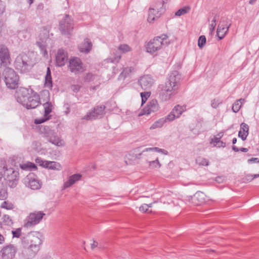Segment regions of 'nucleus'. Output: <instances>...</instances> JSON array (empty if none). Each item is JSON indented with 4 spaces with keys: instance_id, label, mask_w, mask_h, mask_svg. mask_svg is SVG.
Listing matches in <instances>:
<instances>
[{
    "instance_id": "obj_14",
    "label": "nucleus",
    "mask_w": 259,
    "mask_h": 259,
    "mask_svg": "<svg viewBox=\"0 0 259 259\" xmlns=\"http://www.w3.org/2000/svg\"><path fill=\"white\" fill-rule=\"evenodd\" d=\"M4 176H7V180L8 185L10 188H15L18 184V178L14 175V171L13 169L6 168L4 171Z\"/></svg>"
},
{
    "instance_id": "obj_19",
    "label": "nucleus",
    "mask_w": 259,
    "mask_h": 259,
    "mask_svg": "<svg viewBox=\"0 0 259 259\" xmlns=\"http://www.w3.org/2000/svg\"><path fill=\"white\" fill-rule=\"evenodd\" d=\"M51 39L48 36V34L46 33L44 37L40 36V40L36 42V45L39 48L41 53L44 57L48 55L46 46L50 41Z\"/></svg>"
},
{
    "instance_id": "obj_44",
    "label": "nucleus",
    "mask_w": 259,
    "mask_h": 259,
    "mask_svg": "<svg viewBox=\"0 0 259 259\" xmlns=\"http://www.w3.org/2000/svg\"><path fill=\"white\" fill-rule=\"evenodd\" d=\"M176 118H178L177 116L174 113H172V110L166 117H163V118L165 119V122L167 121H172L174 120Z\"/></svg>"
},
{
    "instance_id": "obj_50",
    "label": "nucleus",
    "mask_w": 259,
    "mask_h": 259,
    "mask_svg": "<svg viewBox=\"0 0 259 259\" xmlns=\"http://www.w3.org/2000/svg\"><path fill=\"white\" fill-rule=\"evenodd\" d=\"M35 161L37 163H38L40 166H41L43 167H45V163L47 162V160H44L41 158H37L35 159Z\"/></svg>"
},
{
    "instance_id": "obj_8",
    "label": "nucleus",
    "mask_w": 259,
    "mask_h": 259,
    "mask_svg": "<svg viewBox=\"0 0 259 259\" xmlns=\"http://www.w3.org/2000/svg\"><path fill=\"white\" fill-rule=\"evenodd\" d=\"M45 215V213L41 211H35L30 213L25 221L24 227L31 228L34 227L40 223Z\"/></svg>"
},
{
    "instance_id": "obj_3",
    "label": "nucleus",
    "mask_w": 259,
    "mask_h": 259,
    "mask_svg": "<svg viewBox=\"0 0 259 259\" xmlns=\"http://www.w3.org/2000/svg\"><path fill=\"white\" fill-rule=\"evenodd\" d=\"M169 44V39L165 34L155 37L147 44V52L150 54H153L163 47H166Z\"/></svg>"
},
{
    "instance_id": "obj_9",
    "label": "nucleus",
    "mask_w": 259,
    "mask_h": 259,
    "mask_svg": "<svg viewBox=\"0 0 259 259\" xmlns=\"http://www.w3.org/2000/svg\"><path fill=\"white\" fill-rule=\"evenodd\" d=\"M68 69L75 75L82 73L85 70L81 60L77 57H73L70 59Z\"/></svg>"
},
{
    "instance_id": "obj_18",
    "label": "nucleus",
    "mask_w": 259,
    "mask_h": 259,
    "mask_svg": "<svg viewBox=\"0 0 259 259\" xmlns=\"http://www.w3.org/2000/svg\"><path fill=\"white\" fill-rule=\"evenodd\" d=\"M68 60L67 53L63 49L58 50L56 55V63L58 66H63Z\"/></svg>"
},
{
    "instance_id": "obj_17",
    "label": "nucleus",
    "mask_w": 259,
    "mask_h": 259,
    "mask_svg": "<svg viewBox=\"0 0 259 259\" xmlns=\"http://www.w3.org/2000/svg\"><path fill=\"white\" fill-rule=\"evenodd\" d=\"M154 78L150 75L142 76L139 80V83L143 90H148L152 87L154 83Z\"/></svg>"
},
{
    "instance_id": "obj_45",
    "label": "nucleus",
    "mask_w": 259,
    "mask_h": 259,
    "mask_svg": "<svg viewBox=\"0 0 259 259\" xmlns=\"http://www.w3.org/2000/svg\"><path fill=\"white\" fill-rule=\"evenodd\" d=\"M133 70V68L131 67H125L121 73L120 76L125 78L132 72Z\"/></svg>"
},
{
    "instance_id": "obj_48",
    "label": "nucleus",
    "mask_w": 259,
    "mask_h": 259,
    "mask_svg": "<svg viewBox=\"0 0 259 259\" xmlns=\"http://www.w3.org/2000/svg\"><path fill=\"white\" fill-rule=\"evenodd\" d=\"M120 57H121V56H120V55L115 54V56L114 57V58L113 59H112V58H108V62H112V63H116V62H118L119 61V60L120 59Z\"/></svg>"
},
{
    "instance_id": "obj_25",
    "label": "nucleus",
    "mask_w": 259,
    "mask_h": 259,
    "mask_svg": "<svg viewBox=\"0 0 259 259\" xmlns=\"http://www.w3.org/2000/svg\"><path fill=\"white\" fill-rule=\"evenodd\" d=\"M27 186L32 190H37L41 187L40 182L35 178H28Z\"/></svg>"
},
{
    "instance_id": "obj_22",
    "label": "nucleus",
    "mask_w": 259,
    "mask_h": 259,
    "mask_svg": "<svg viewBox=\"0 0 259 259\" xmlns=\"http://www.w3.org/2000/svg\"><path fill=\"white\" fill-rule=\"evenodd\" d=\"M223 136V133H220L216 137L211 139L210 144L213 147H224L226 146V143L220 140L221 138Z\"/></svg>"
},
{
    "instance_id": "obj_47",
    "label": "nucleus",
    "mask_w": 259,
    "mask_h": 259,
    "mask_svg": "<svg viewBox=\"0 0 259 259\" xmlns=\"http://www.w3.org/2000/svg\"><path fill=\"white\" fill-rule=\"evenodd\" d=\"M97 76L91 73H88L84 77V80L87 81H91L94 80Z\"/></svg>"
},
{
    "instance_id": "obj_41",
    "label": "nucleus",
    "mask_w": 259,
    "mask_h": 259,
    "mask_svg": "<svg viewBox=\"0 0 259 259\" xmlns=\"http://www.w3.org/2000/svg\"><path fill=\"white\" fill-rule=\"evenodd\" d=\"M206 42V37L204 35L199 36L198 40V46L200 49L203 48Z\"/></svg>"
},
{
    "instance_id": "obj_51",
    "label": "nucleus",
    "mask_w": 259,
    "mask_h": 259,
    "mask_svg": "<svg viewBox=\"0 0 259 259\" xmlns=\"http://www.w3.org/2000/svg\"><path fill=\"white\" fill-rule=\"evenodd\" d=\"M233 150L235 152H238L239 151L243 152H247L248 151V149L246 148H241L240 149L238 148L236 146H233L232 147Z\"/></svg>"
},
{
    "instance_id": "obj_5",
    "label": "nucleus",
    "mask_w": 259,
    "mask_h": 259,
    "mask_svg": "<svg viewBox=\"0 0 259 259\" xmlns=\"http://www.w3.org/2000/svg\"><path fill=\"white\" fill-rule=\"evenodd\" d=\"M39 131L43 137L46 138L48 142L57 146H63V141L53 130L48 126L41 125L39 126Z\"/></svg>"
},
{
    "instance_id": "obj_6",
    "label": "nucleus",
    "mask_w": 259,
    "mask_h": 259,
    "mask_svg": "<svg viewBox=\"0 0 259 259\" xmlns=\"http://www.w3.org/2000/svg\"><path fill=\"white\" fill-rule=\"evenodd\" d=\"M164 3L160 0H155L148 11V21L150 23L153 22L154 20L158 18L164 12Z\"/></svg>"
},
{
    "instance_id": "obj_56",
    "label": "nucleus",
    "mask_w": 259,
    "mask_h": 259,
    "mask_svg": "<svg viewBox=\"0 0 259 259\" xmlns=\"http://www.w3.org/2000/svg\"><path fill=\"white\" fill-rule=\"evenodd\" d=\"M5 11V6L4 3L0 0V16L2 15Z\"/></svg>"
},
{
    "instance_id": "obj_36",
    "label": "nucleus",
    "mask_w": 259,
    "mask_h": 259,
    "mask_svg": "<svg viewBox=\"0 0 259 259\" xmlns=\"http://www.w3.org/2000/svg\"><path fill=\"white\" fill-rule=\"evenodd\" d=\"M196 163L202 166H207L209 165L208 160L203 157H199L196 159Z\"/></svg>"
},
{
    "instance_id": "obj_49",
    "label": "nucleus",
    "mask_w": 259,
    "mask_h": 259,
    "mask_svg": "<svg viewBox=\"0 0 259 259\" xmlns=\"http://www.w3.org/2000/svg\"><path fill=\"white\" fill-rule=\"evenodd\" d=\"M249 127L248 125L245 123H242L241 124V130L243 133H248Z\"/></svg>"
},
{
    "instance_id": "obj_40",
    "label": "nucleus",
    "mask_w": 259,
    "mask_h": 259,
    "mask_svg": "<svg viewBox=\"0 0 259 259\" xmlns=\"http://www.w3.org/2000/svg\"><path fill=\"white\" fill-rule=\"evenodd\" d=\"M1 207L3 208H5L8 210H11L13 209L14 205L12 203L8 201H4L1 204Z\"/></svg>"
},
{
    "instance_id": "obj_54",
    "label": "nucleus",
    "mask_w": 259,
    "mask_h": 259,
    "mask_svg": "<svg viewBox=\"0 0 259 259\" xmlns=\"http://www.w3.org/2000/svg\"><path fill=\"white\" fill-rule=\"evenodd\" d=\"M81 87V85L78 84H74L71 86V89L73 92L77 93L80 90Z\"/></svg>"
},
{
    "instance_id": "obj_61",
    "label": "nucleus",
    "mask_w": 259,
    "mask_h": 259,
    "mask_svg": "<svg viewBox=\"0 0 259 259\" xmlns=\"http://www.w3.org/2000/svg\"><path fill=\"white\" fill-rule=\"evenodd\" d=\"M247 180H253L254 178H256L259 177V174H256L254 175H249L247 176Z\"/></svg>"
},
{
    "instance_id": "obj_27",
    "label": "nucleus",
    "mask_w": 259,
    "mask_h": 259,
    "mask_svg": "<svg viewBox=\"0 0 259 259\" xmlns=\"http://www.w3.org/2000/svg\"><path fill=\"white\" fill-rule=\"evenodd\" d=\"M149 151H155L158 153H160L164 155H167L168 154V151L163 149L159 148L158 147H153V148H145L144 150L142 151V152L141 153L140 155H146V153Z\"/></svg>"
},
{
    "instance_id": "obj_55",
    "label": "nucleus",
    "mask_w": 259,
    "mask_h": 259,
    "mask_svg": "<svg viewBox=\"0 0 259 259\" xmlns=\"http://www.w3.org/2000/svg\"><path fill=\"white\" fill-rule=\"evenodd\" d=\"M139 210L143 212H148V206L147 204H143L140 207Z\"/></svg>"
},
{
    "instance_id": "obj_37",
    "label": "nucleus",
    "mask_w": 259,
    "mask_h": 259,
    "mask_svg": "<svg viewBox=\"0 0 259 259\" xmlns=\"http://www.w3.org/2000/svg\"><path fill=\"white\" fill-rule=\"evenodd\" d=\"M2 219H3V221L4 223L6 225L10 226L12 225L13 224V222L11 218L9 215H7V214L4 215Z\"/></svg>"
},
{
    "instance_id": "obj_64",
    "label": "nucleus",
    "mask_w": 259,
    "mask_h": 259,
    "mask_svg": "<svg viewBox=\"0 0 259 259\" xmlns=\"http://www.w3.org/2000/svg\"><path fill=\"white\" fill-rule=\"evenodd\" d=\"M236 142H237V139L235 138L233 139L232 143L233 144H235Z\"/></svg>"
},
{
    "instance_id": "obj_30",
    "label": "nucleus",
    "mask_w": 259,
    "mask_h": 259,
    "mask_svg": "<svg viewBox=\"0 0 259 259\" xmlns=\"http://www.w3.org/2000/svg\"><path fill=\"white\" fill-rule=\"evenodd\" d=\"M20 167L22 169L24 170H31L32 169L36 168V166L34 163L30 162L20 164Z\"/></svg>"
},
{
    "instance_id": "obj_63",
    "label": "nucleus",
    "mask_w": 259,
    "mask_h": 259,
    "mask_svg": "<svg viewBox=\"0 0 259 259\" xmlns=\"http://www.w3.org/2000/svg\"><path fill=\"white\" fill-rule=\"evenodd\" d=\"M256 0H250L249 3L250 5H253L256 2Z\"/></svg>"
},
{
    "instance_id": "obj_29",
    "label": "nucleus",
    "mask_w": 259,
    "mask_h": 259,
    "mask_svg": "<svg viewBox=\"0 0 259 259\" xmlns=\"http://www.w3.org/2000/svg\"><path fill=\"white\" fill-rule=\"evenodd\" d=\"M186 110V107L185 106H181L177 105L172 109V113L177 116V118H179L182 114Z\"/></svg>"
},
{
    "instance_id": "obj_24",
    "label": "nucleus",
    "mask_w": 259,
    "mask_h": 259,
    "mask_svg": "<svg viewBox=\"0 0 259 259\" xmlns=\"http://www.w3.org/2000/svg\"><path fill=\"white\" fill-rule=\"evenodd\" d=\"M81 177V175L80 174H74L69 177L68 181H67L64 184V188H67L70 187L77 181H79Z\"/></svg>"
},
{
    "instance_id": "obj_42",
    "label": "nucleus",
    "mask_w": 259,
    "mask_h": 259,
    "mask_svg": "<svg viewBox=\"0 0 259 259\" xmlns=\"http://www.w3.org/2000/svg\"><path fill=\"white\" fill-rule=\"evenodd\" d=\"M118 49L123 53H125L131 51V48L128 45L125 44L120 45Z\"/></svg>"
},
{
    "instance_id": "obj_43",
    "label": "nucleus",
    "mask_w": 259,
    "mask_h": 259,
    "mask_svg": "<svg viewBox=\"0 0 259 259\" xmlns=\"http://www.w3.org/2000/svg\"><path fill=\"white\" fill-rule=\"evenodd\" d=\"M151 93L149 92H145L140 94L142 98V104L145 103L147 100L148 98L150 97Z\"/></svg>"
},
{
    "instance_id": "obj_34",
    "label": "nucleus",
    "mask_w": 259,
    "mask_h": 259,
    "mask_svg": "<svg viewBox=\"0 0 259 259\" xmlns=\"http://www.w3.org/2000/svg\"><path fill=\"white\" fill-rule=\"evenodd\" d=\"M45 109L44 116H48L49 114L51 112L52 109V105L50 102H46L44 104Z\"/></svg>"
},
{
    "instance_id": "obj_39",
    "label": "nucleus",
    "mask_w": 259,
    "mask_h": 259,
    "mask_svg": "<svg viewBox=\"0 0 259 259\" xmlns=\"http://www.w3.org/2000/svg\"><path fill=\"white\" fill-rule=\"evenodd\" d=\"M149 167L152 168L160 167L161 166V164L158 160V157H157L154 160L149 161Z\"/></svg>"
},
{
    "instance_id": "obj_10",
    "label": "nucleus",
    "mask_w": 259,
    "mask_h": 259,
    "mask_svg": "<svg viewBox=\"0 0 259 259\" xmlns=\"http://www.w3.org/2000/svg\"><path fill=\"white\" fill-rule=\"evenodd\" d=\"M73 20L71 17L68 15H66L60 22L59 29L62 34L68 35L73 31Z\"/></svg>"
},
{
    "instance_id": "obj_1",
    "label": "nucleus",
    "mask_w": 259,
    "mask_h": 259,
    "mask_svg": "<svg viewBox=\"0 0 259 259\" xmlns=\"http://www.w3.org/2000/svg\"><path fill=\"white\" fill-rule=\"evenodd\" d=\"M180 80L181 75L177 71L170 73L167 80L159 93V97L162 101H167L176 94L179 88Z\"/></svg>"
},
{
    "instance_id": "obj_58",
    "label": "nucleus",
    "mask_w": 259,
    "mask_h": 259,
    "mask_svg": "<svg viewBox=\"0 0 259 259\" xmlns=\"http://www.w3.org/2000/svg\"><path fill=\"white\" fill-rule=\"evenodd\" d=\"M219 104L220 102L218 100H213L211 102V106L213 108H216Z\"/></svg>"
},
{
    "instance_id": "obj_62",
    "label": "nucleus",
    "mask_w": 259,
    "mask_h": 259,
    "mask_svg": "<svg viewBox=\"0 0 259 259\" xmlns=\"http://www.w3.org/2000/svg\"><path fill=\"white\" fill-rule=\"evenodd\" d=\"M98 245V242L94 241L93 243L91 244V248L92 249H94L95 247H96Z\"/></svg>"
},
{
    "instance_id": "obj_57",
    "label": "nucleus",
    "mask_w": 259,
    "mask_h": 259,
    "mask_svg": "<svg viewBox=\"0 0 259 259\" xmlns=\"http://www.w3.org/2000/svg\"><path fill=\"white\" fill-rule=\"evenodd\" d=\"M249 163H259V159L258 158H251L248 160Z\"/></svg>"
},
{
    "instance_id": "obj_15",
    "label": "nucleus",
    "mask_w": 259,
    "mask_h": 259,
    "mask_svg": "<svg viewBox=\"0 0 259 259\" xmlns=\"http://www.w3.org/2000/svg\"><path fill=\"white\" fill-rule=\"evenodd\" d=\"M159 109V104L156 100L149 102L147 106L142 110L140 115H149L152 112H155Z\"/></svg>"
},
{
    "instance_id": "obj_26",
    "label": "nucleus",
    "mask_w": 259,
    "mask_h": 259,
    "mask_svg": "<svg viewBox=\"0 0 259 259\" xmlns=\"http://www.w3.org/2000/svg\"><path fill=\"white\" fill-rule=\"evenodd\" d=\"M45 168L59 171L61 170L62 166L61 164L57 162L47 161V162L45 163Z\"/></svg>"
},
{
    "instance_id": "obj_60",
    "label": "nucleus",
    "mask_w": 259,
    "mask_h": 259,
    "mask_svg": "<svg viewBox=\"0 0 259 259\" xmlns=\"http://www.w3.org/2000/svg\"><path fill=\"white\" fill-rule=\"evenodd\" d=\"M215 20H213L212 23L210 26V30L212 32L215 28Z\"/></svg>"
},
{
    "instance_id": "obj_21",
    "label": "nucleus",
    "mask_w": 259,
    "mask_h": 259,
    "mask_svg": "<svg viewBox=\"0 0 259 259\" xmlns=\"http://www.w3.org/2000/svg\"><path fill=\"white\" fill-rule=\"evenodd\" d=\"M10 54L8 48L4 46H0V60L1 63L8 65L10 63Z\"/></svg>"
},
{
    "instance_id": "obj_38",
    "label": "nucleus",
    "mask_w": 259,
    "mask_h": 259,
    "mask_svg": "<svg viewBox=\"0 0 259 259\" xmlns=\"http://www.w3.org/2000/svg\"><path fill=\"white\" fill-rule=\"evenodd\" d=\"M7 197L6 189L0 184V200H5Z\"/></svg>"
},
{
    "instance_id": "obj_11",
    "label": "nucleus",
    "mask_w": 259,
    "mask_h": 259,
    "mask_svg": "<svg viewBox=\"0 0 259 259\" xmlns=\"http://www.w3.org/2000/svg\"><path fill=\"white\" fill-rule=\"evenodd\" d=\"M22 244L38 251L39 245L41 244V240L38 237L30 234L24 238Z\"/></svg>"
},
{
    "instance_id": "obj_46",
    "label": "nucleus",
    "mask_w": 259,
    "mask_h": 259,
    "mask_svg": "<svg viewBox=\"0 0 259 259\" xmlns=\"http://www.w3.org/2000/svg\"><path fill=\"white\" fill-rule=\"evenodd\" d=\"M13 237L19 238L21 234V229L20 228H17L15 230L12 231Z\"/></svg>"
},
{
    "instance_id": "obj_31",
    "label": "nucleus",
    "mask_w": 259,
    "mask_h": 259,
    "mask_svg": "<svg viewBox=\"0 0 259 259\" xmlns=\"http://www.w3.org/2000/svg\"><path fill=\"white\" fill-rule=\"evenodd\" d=\"M165 123V119L163 118H160L158 120L154 122L153 124L150 126L151 130L161 127Z\"/></svg>"
},
{
    "instance_id": "obj_59",
    "label": "nucleus",
    "mask_w": 259,
    "mask_h": 259,
    "mask_svg": "<svg viewBox=\"0 0 259 259\" xmlns=\"http://www.w3.org/2000/svg\"><path fill=\"white\" fill-rule=\"evenodd\" d=\"M5 237L3 233L0 231V245L3 244L5 243Z\"/></svg>"
},
{
    "instance_id": "obj_33",
    "label": "nucleus",
    "mask_w": 259,
    "mask_h": 259,
    "mask_svg": "<svg viewBox=\"0 0 259 259\" xmlns=\"http://www.w3.org/2000/svg\"><path fill=\"white\" fill-rule=\"evenodd\" d=\"M190 7L189 6L184 7L178 10L176 13L175 15L176 16H181L188 13L190 10Z\"/></svg>"
},
{
    "instance_id": "obj_20",
    "label": "nucleus",
    "mask_w": 259,
    "mask_h": 259,
    "mask_svg": "<svg viewBox=\"0 0 259 259\" xmlns=\"http://www.w3.org/2000/svg\"><path fill=\"white\" fill-rule=\"evenodd\" d=\"M16 249L13 245H9L2 250V257L4 259H13L16 254Z\"/></svg>"
},
{
    "instance_id": "obj_7",
    "label": "nucleus",
    "mask_w": 259,
    "mask_h": 259,
    "mask_svg": "<svg viewBox=\"0 0 259 259\" xmlns=\"http://www.w3.org/2000/svg\"><path fill=\"white\" fill-rule=\"evenodd\" d=\"M4 75L8 88L14 89L18 87L19 77L13 69L6 68L4 70Z\"/></svg>"
},
{
    "instance_id": "obj_13",
    "label": "nucleus",
    "mask_w": 259,
    "mask_h": 259,
    "mask_svg": "<svg viewBox=\"0 0 259 259\" xmlns=\"http://www.w3.org/2000/svg\"><path fill=\"white\" fill-rule=\"evenodd\" d=\"M205 197L203 192L198 191L193 196L188 197L186 200L194 205H199L205 201Z\"/></svg>"
},
{
    "instance_id": "obj_23",
    "label": "nucleus",
    "mask_w": 259,
    "mask_h": 259,
    "mask_svg": "<svg viewBox=\"0 0 259 259\" xmlns=\"http://www.w3.org/2000/svg\"><path fill=\"white\" fill-rule=\"evenodd\" d=\"M92 47V44L89 38H85L84 41L78 46V49L81 53L87 54L90 52Z\"/></svg>"
},
{
    "instance_id": "obj_52",
    "label": "nucleus",
    "mask_w": 259,
    "mask_h": 259,
    "mask_svg": "<svg viewBox=\"0 0 259 259\" xmlns=\"http://www.w3.org/2000/svg\"><path fill=\"white\" fill-rule=\"evenodd\" d=\"M248 135V133H243L242 131H240L238 133V136L241 138L243 141L246 139V138Z\"/></svg>"
},
{
    "instance_id": "obj_2",
    "label": "nucleus",
    "mask_w": 259,
    "mask_h": 259,
    "mask_svg": "<svg viewBox=\"0 0 259 259\" xmlns=\"http://www.w3.org/2000/svg\"><path fill=\"white\" fill-rule=\"evenodd\" d=\"M17 101L27 109L35 108L40 104L39 96L31 89L21 88L16 91Z\"/></svg>"
},
{
    "instance_id": "obj_12",
    "label": "nucleus",
    "mask_w": 259,
    "mask_h": 259,
    "mask_svg": "<svg viewBox=\"0 0 259 259\" xmlns=\"http://www.w3.org/2000/svg\"><path fill=\"white\" fill-rule=\"evenodd\" d=\"M105 106L104 105L98 106L90 111L83 117L86 120H93L101 117L105 114Z\"/></svg>"
},
{
    "instance_id": "obj_53",
    "label": "nucleus",
    "mask_w": 259,
    "mask_h": 259,
    "mask_svg": "<svg viewBox=\"0 0 259 259\" xmlns=\"http://www.w3.org/2000/svg\"><path fill=\"white\" fill-rule=\"evenodd\" d=\"M49 119V118L48 116L45 117V118H41L40 119H35L34 123L35 124H40V123L44 122L45 121L48 120Z\"/></svg>"
},
{
    "instance_id": "obj_4",
    "label": "nucleus",
    "mask_w": 259,
    "mask_h": 259,
    "mask_svg": "<svg viewBox=\"0 0 259 259\" xmlns=\"http://www.w3.org/2000/svg\"><path fill=\"white\" fill-rule=\"evenodd\" d=\"M34 62L26 54L21 53L16 58L14 62L15 68L21 73L29 71L33 67Z\"/></svg>"
},
{
    "instance_id": "obj_32",
    "label": "nucleus",
    "mask_w": 259,
    "mask_h": 259,
    "mask_svg": "<svg viewBox=\"0 0 259 259\" xmlns=\"http://www.w3.org/2000/svg\"><path fill=\"white\" fill-rule=\"evenodd\" d=\"M244 99H240L236 101L232 105V109L234 112H237L240 110L241 105L244 102Z\"/></svg>"
},
{
    "instance_id": "obj_35",
    "label": "nucleus",
    "mask_w": 259,
    "mask_h": 259,
    "mask_svg": "<svg viewBox=\"0 0 259 259\" xmlns=\"http://www.w3.org/2000/svg\"><path fill=\"white\" fill-rule=\"evenodd\" d=\"M217 35L220 39L223 38L226 34H227V30H225V28H221V26H219L217 29Z\"/></svg>"
},
{
    "instance_id": "obj_28",
    "label": "nucleus",
    "mask_w": 259,
    "mask_h": 259,
    "mask_svg": "<svg viewBox=\"0 0 259 259\" xmlns=\"http://www.w3.org/2000/svg\"><path fill=\"white\" fill-rule=\"evenodd\" d=\"M45 85L49 89H52L53 84L52 80L51 72L49 67H48L47 73L45 77Z\"/></svg>"
},
{
    "instance_id": "obj_16",
    "label": "nucleus",
    "mask_w": 259,
    "mask_h": 259,
    "mask_svg": "<svg viewBox=\"0 0 259 259\" xmlns=\"http://www.w3.org/2000/svg\"><path fill=\"white\" fill-rule=\"evenodd\" d=\"M38 251L32 248L23 245L20 256L22 259H32L36 255Z\"/></svg>"
}]
</instances>
